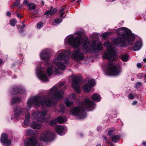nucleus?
Wrapping results in <instances>:
<instances>
[{
    "mask_svg": "<svg viewBox=\"0 0 146 146\" xmlns=\"http://www.w3.org/2000/svg\"><path fill=\"white\" fill-rule=\"evenodd\" d=\"M82 42L83 43V50L85 52H91L92 51L95 52L103 49L102 44L101 42H97L96 40H93L91 45L88 38L85 37L82 38Z\"/></svg>",
    "mask_w": 146,
    "mask_h": 146,
    "instance_id": "39448f33",
    "label": "nucleus"
},
{
    "mask_svg": "<svg viewBox=\"0 0 146 146\" xmlns=\"http://www.w3.org/2000/svg\"><path fill=\"white\" fill-rule=\"evenodd\" d=\"M115 0H106V1L108 2H111Z\"/></svg>",
    "mask_w": 146,
    "mask_h": 146,
    "instance_id": "bf43d9fd",
    "label": "nucleus"
},
{
    "mask_svg": "<svg viewBox=\"0 0 146 146\" xmlns=\"http://www.w3.org/2000/svg\"><path fill=\"white\" fill-rule=\"evenodd\" d=\"M2 60L1 59H0V65H1L2 63Z\"/></svg>",
    "mask_w": 146,
    "mask_h": 146,
    "instance_id": "680f3d73",
    "label": "nucleus"
},
{
    "mask_svg": "<svg viewBox=\"0 0 146 146\" xmlns=\"http://www.w3.org/2000/svg\"><path fill=\"white\" fill-rule=\"evenodd\" d=\"M70 98H72L74 100H76V95L75 94H72L70 96Z\"/></svg>",
    "mask_w": 146,
    "mask_h": 146,
    "instance_id": "a19ab883",
    "label": "nucleus"
},
{
    "mask_svg": "<svg viewBox=\"0 0 146 146\" xmlns=\"http://www.w3.org/2000/svg\"><path fill=\"white\" fill-rule=\"evenodd\" d=\"M8 137V135L6 133H3L1 135V141L4 143L5 146H8L11 144V141L10 140L7 139Z\"/></svg>",
    "mask_w": 146,
    "mask_h": 146,
    "instance_id": "f3484780",
    "label": "nucleus"
},
{
    "mask_svg": "<svg viewBox=\"0 0 146 146\" xmlns=\"http://www.w3.org/2000/svg\"><path fill=\"white\" fill-rule=\"evenodd\" d=\"M50 56V55L47 49L44 50L40 54L41 58L45 62L47 65H48L50 62L49 61Z\"/></svg>",
    "mask_w": 146,
    "mask_h": 146,
    "instance_id": "4468645a",
    "label": "nucleus"
},
{
    "mask_svg": "<svg viewBox=\"0 0 146 146\" xmlns=\"http://www.w3.org/2000/svg\"><path fill=\"white\" fill-rule=\"evenodd\" d=\"M102 129V127L101 126H99L97 128V130L98 131H99L101 130Z\"/></svg>",
    "mask_w": 146,
    "mask_h": 146,
    "instance_id": "09e8293b",
    "label": "nucleus"
},
{
    "mask_svg": "<svg viewBox=\"0 0 146 146\" xmlns=\"http://www.w3.org/2000/svg\"><path fill=\"white\" fill-rule=\"evenodd\" d=\"M60 112L62 113H64L65 108V106L63 104H61L60 105Z\"/></svg>",
    "mask_w": 146,
    "mask_h": 146,
    "instance_id": "f704fd0d",
    "label": "nucleus"
},
{
    "mask_svg": "<svg viewBox=\"0 0 146 146\" xmlns=\"http://www.w3.org/2000/svg\"><path fill=\"white\" fill-rule=\"evenodd\" d=\"M13 4L15 7H17L19 9H20L22 7V6L20 5V0H16Z\"/></svg>",
    "mask_w": 146,
    "mask_h": 146,
    "instance_id": "c85d7f7f",
    "label": "nucleus"
},
{
    "mask_svg": "<svg viewBox=\"0 0 146 146\" xmlns=\"http://www.w3.org/2000/svg\"><path fill=\"white\" fill-rule=\"evenodd\" d=\"M76 34L72 35L67 37L65 40V44L68 43L69 45L72 46L74 48H78L80 44V40L81 37L80 32H77Z\"/></svg>",
    "mask_w": 146,
    "mask_h": 146,
    "instance_id": "423d86ee",
    "label": "nucleus"
},
{
    "mask_svg": "<svg viewBox=\"0 0 146 146\" xmlns=\"http://www.w3.org/2000/svg\"><path fill=\"white\" fill-rule=\"evenodd\" d=\"M55 129L57 133L60 135H61L64 127L61 125H57L56 126Z\"/></svg>",
    "mask_w": 146,
    "mask_h": 146,
    "instance_id": "412c9836",
    "label": "nucleus"
},
{
    "mask_svg": "<svg viewBox=\"0 0 146 146\" xmlns=\"http://www.w3.org/2000/svg\"><path fill=\"white\" fill-rule=\"evenodd\" d=\"M21 100V98L19 97L13 98L12 100L11 103L12 104H14L16 102L20 101Z\"/></svg>",
    "mask_w": 146,
    "mask_h": 146,
    "instance_id": "2f4dec72",
    "label": "nucleus"
},
{
    "mask_svg": "<svg viewBox=\"0 0 146 146\" xmlns=\"http://www.w3.org/2000/svg\"><path fill=\"white\" fill-rule=\"evenodd\" d=\"M95 80L92 79H90L87 84L84 85L82 86V90L86 93H88L91 90V88L95 85Z\"/></svg>",
    "mask_w": 146,
    "mask_h": 146,
    "instance_id": "ddd939ff",
    "label": "nucleus"
},
{
    "mask_svg": "<svg viewBox=\"0 0 146 146\" xmlns=\"http://www.w3.org/2000/svg\"><path fill=\"white\" fill-rule=\"evenodd\" d=\"M137 101H135L132 102V105H135L137 104Z\"/></svg>",
    "mask_w": 146,
    "mask_h": 146,
    "instance_id": "5fc2aeb1",
    "label": "nucleus"
},
{
    "mask_svg": "<svg viewBox=\"0 0 146 146\" xmlns=\"http://www.w3.org/2000/svg\"><path fill=\"white\" fill-rule=\"evenodd\" d=\"M36 74L39 79L44 82H47L49 80L46 73L42 69H36Z\"/></svg>",
    "mask_w": 146,
    "mask_h": 146,
    "instance_id": "2eb2a0df",
    "label": "nucleus"
},
{
    "mask_svg": "<svg viewBox=\"0 0 146 146\" xmlns=\"http://www.w3.org/2000/svg\"><path fill=\"white\" fill-rule=\"evenodd\" d=\"M137 66L138 68H140L142 67V64L141 63H138L137 64Z\"/></svg>",
    "mask_w": 146,
    "mask_h": 146,
    "instance_id": "49530a36",
    "label": "nucleus"
},
{
    "mask_svg": "<svg viewBox=\"0 0 146 146\" xmlns=\"http://www.w3.org/2000/svg\"><path fill=\"white\" fill-rule=\"evenodd\" d=\"M129 58V56L127 54L123 55L121 56V60L124 62L128 61Z\"/></svg>",
    "mask_w": 146,
    "mask_h": 146,
    "instance_id": "7c9ffc66",
    "label": "nucleus"
},
{
    "mask_svg": "<svg viewBox=\"0 0 146 146\" xmlns=\"http://www.w3.org/2000/svg\"><path fill=\"white\" fill-rule=\"evenodd\" d=\"M141 42L139 41L135 43V45L133 48V50L135 51L138 50L141 48Z\"/></svg>",
    "mask_w": 146,
    "mask_h": 146,
    "instance_id": "4be33fe9",
    "label": "nucleus"
},
{
    "mask_svg": "<svg viewBox=\"0 0 146 146\" xmlns=\"http://www.w3.org/2000/svg\"><path fill=\"white\" fill-rule=\"evenodd\" d=\"M64 85V83L63 82H61L59 84V86L60 87Z\"/></svg>",
    "mask_w": 146,
    "mask_h": 146,
    "instance_id": "864d4df0",
    "label": "nucleus"
},
{
    "mask_svg": "<svg viewBox=\"0 0 146 146\" xmlns=\"http://www.w3.org/2000/svg\"><path fill=\"white\" fill-rule=\"evenodd\" d=\"M57 122L59 123H62L66 121V118H63L61 116H59L56 119Z\"/></svg>",
    "mask_w": 146,
    "mask_h": 146,
    "instance_id": "bb28decb",
    "label": "nucleus"
},
{
    "mask_svg": "<svg viewBox=\"0 0 146 146\" xmlns=\"http://www.w3.org/2000/svg\"><path fill=\"white\" fill-rule=\"evenodd\" d=\"M62 18H56L54 20V23L56 24H59L62 21Z\"/></svg>",
    "mask_w": 146,
    "mask_h": 146,
    "instance_id": "e433bc0d",
    "label": "nucleus"
},
{
    "mask_svg": "<svg viewBox=\"0 0 146 146\" xmlns=\"http://www.w3.org/2000/svg\"><path fill=\"white\" fill-rule=\"evenodd\" d=\"M42 125L40 123H38L35 122H32L30 126L32 128L35 129H39L41 128Z\"/></svg>",
    "mask_w": 146,
    "mask_h": 146,
    "instance_id": "aec40b11",
    "label": "nucleus"
},
{
    "mask_svg": "<svg viewBox=\"0 0 146 146\" xmlns=\"http://www.w3.org/2000/svg\"><path fill=\"white\" fill-rule=\"evenodd\" d=\"M118 37L113 40L114 44L117 46H126L127 43L131 42L134 39V37L131 31L127 28L122 27L116 29Z\"/></svg>",
    "mask_w": 146,
    "mask_h": 146,
    "instance_id": "7ed1b4c3",
    "label": "nucleus"
},
{
    "mask_svg": "<svg viewBox=\"0 0 146 146\" xmlns=\"http://www.w3.org/2000/svg\"><path fill=\"white\" fill-rule=\"evenodd\" d=\"M26 134L28 135H30L33 134V131L31 129H29L26 131Z\"/></svg>",
    "mask_w": 146,
    "mask_h": 146,
    "instance_id": "4c0bfd02",
    "label": "nucleus"
},
{
    "mask_svg": "<svg viewBox=\"0 0 146 146\" xmlns=\"http://www.w3.org/2000/svg\"><path fill=\"white\" fill-rule=\"evenodd\" d=\"M113 33L111 32H107L104 33L102 35V37L105 38H106L109 36L111 35Z\"/></svg>",
    "mask_w": 146,
    "mask_h": 146,
    "instance_id": "473e14b6",
    "label": "nucleus"
},
{
    "mask_svg": "<svg viewBox=\"0 0 146 146\" xmlns=\"http://www.w3.org/2000/svg\"><path fill=\"white\" fill-rule=\"evenodd\" d=\"M110 138L112 141L115 143L116 142L119 138V137L118 135H113L110 137Z\"/></svg>",
    "mask_w": 146,
    "mask_h": 146,
    "instance_id": "a878e982",
    "label": "nucleus"
},
{
    "mask_svg": "<svg viewBox=\"0 0 146 146\" xmlns=\"http://www.w3.org/2000/svg\"><path fill=\"white\" fill-rule=\"evenodd\" d=\"M55 137L54 133L53 132H44L41 135L40 140L45 142H47L52 140Z\"/></svg>",
    "mask_w": 146,
    "mask_h": 146,
    "instance_id": "1a4fd4ad",
    "label": "nucleus"
},
{
    "mask_svg": "<svg viewBox=\"0 0 146 146\" xmlns=\"http://www.w3.org/2000/svg\"><path fill=\"white\" fill-rule=\"evenodd\" d=\"M57 9L56 8H55L52 10H50L46 11L44 14V15H52L55 13L57 12Z\"/></svg>",
    "mask_w": 146,
    "mask_h": 146,
    "instance_id": "b1692460",
    "label": "nucleus"
},
{
    "mask_svg": "<svg viewBox=\"0 0 146 146\" xmlns=\"http://www.w3.org/2000/svg\"><path fill=\"white\" fill-rule=\"evenodd\" d=\"M47 73L48 75H51L53 74L55 75L59 73L60 72L58 68L51 65L48 68Z\"/></svg>",
    "mask_w": 146,
    "mask_h": 146,
    "instance_id": "a211bd4d",
    "label": "nucleus"
},
{
    "mask_svg": "<svg viewBox=\"0 0 146 146\" xmlns=\"http://www.w3.org/2000/svg\"><path fill=\"white\" fill-rule=\"evenodd\" d=\"M65 8H62L61 9L60 11V12H63V11L64 10Z\"/></svg>",
    "mask_w": 146,
    "mask_h": 146,
    "instance_id": "13d9d810",
    "label": "nucleus"
},
{
    "mask_svg": "<svg viewBox=\"0 0 146 146\" xmlns=\"http://www.w3.org/2000/svg\"><path fill=\"white\" fill-rule=\"evenodd\" d=\"M17 16L18 18H21L22 17V16L20 14L17 13Z\"/></svg>",
    "mask_w": 146,
    "mask_h": 146,
    "instance_id": "3c124183",
    "label": "nucleus"
},
{
    "mask_svg": "<svg viewBox=\"0 0 146 146\" xmlns=\"http://www.w3.org/2000/svg\"><path fill=\"white\" fill-rule=\"evenodd\" d=\"M66 57L65 54L64 53L60 54L57 58H54L53 61V64L56 65L60 69L64 70L66 68V66L61 61L64 59Z\"/></svg>",
    "mask_w": 146,
    "mask_h": 146,
    "instance_id": "6e6552de",
    "label": "nucleus"
},
{
    "mask_svg": "<svg viewBox=\"0 0 146 146\" xmlns=\"http://www.w3.org/2000/svg\"><path fill=\"white\" fill-rule=\"evenodd\" d=\"M30 114L28 113L25 115V118L24 121V123L25 125H28L30 122Z\"/></svg>",
    "mask_w": 146,
    "mask_h": 146,
    "instance_id": "5701e85b",
    "label": "nucleus"
},
{
    "mask_svg": "<svg viewBox=\"0 0 146 146\" xmlns=\"http://www.w3.org/2000/svg\"><path fill=\"white\" fill-rule=\"evenodd\" d=\"M68 62H69L68 60H65L64 61V63L65 64H66L68 63Z\"/></svg>",
    "mask_w": 146,
    "mask_h": 146,
    "instance_id": "4d7b16f0",
    "label": "nucleus"
},
{
    "mask_svg": "<svg viewBox=\"0 0 146 146\" xmlns=\"http://www.w3.org/2000/svg\"><path fill=\"white\" fill-rule=\"evenodd\" d=\"M41 2L42 4L43 5L44 4V1H41Z\"/></svg>",
    "mask_w": 146,
    "mask_h": 146,
    "instance_id": "e2e57ef3",
    "label": "nucleus"
},
{
    "mask_svg": "<svg viewBox=\"0 0 146 146\" xmlns=\"http://www.w3.org/2000/svg\"><path fill=\"white\" fill-rule=\"evenodd\" d=\"M146 144V142H143V145H145Z\"/></svg>",
    "mask_w": 146,
    "mask_h": 146,
    "instance_id": "338daca9",
    "label": "nucleus"
},
{
    "mask_svg": "<svg viewBox=\"0 0 146 146\" xmlns=\"http://www.w3.org/2000/svg\"><path fill=\"white\" fill-rule=\"evenodd\" d=\"M72 57L77 62L83 60L85 58L84 53L81 52L79 49L74 51Z\"/></svg>",
    "mask_w": 146,
    "mask_h": 146,
    "instance_id": "f8f14e48",
    "label": "nucleus"
},
{
    "mask_svg": "<svg viewBox=\"0 0 146 146\" xmlns=\"http://www.w3.org/2000/svg\"><path fill=\"white\" fill-rule=\"evenodd\" d=\"M48 111L47 109L45 108H44V110L42 109L41 111H34L32 114V118L33 119L38 121L41 122L45 121L46 119V117L47 116Z\"/></svg>",
    "mask_w": 146,
    "mask_h": 146,
    "instance_id": "0eeeda50",
    "label": "nucleus"
},
{
    "mask_svg": "<svg viewBox=\"0 0 146 146\" xmlns=\"http://www.w3.org/2000/svg\"><path fill=\"white\" fill-rule=\"evenodd\" d=\"M137 76L138 78L140 79L143 77V74L142 73H140L137 75Z\"/></svg>",
    "mask_w": 146,
    "mask_h": 146,
    "instance_id": "79ce46f5",
    "label": "nucleus"
},
{
    "mask_svg": "<svg viewBox=\"0 0 146 146\" xmlns=\"http://www.w3.org/2000/svg\"><path fill=\"white\" fill-rule=\"evenodd\" d=\"M129 98L133 100L134 98V96L132 93H131L129 95Z\"/></svg>",
    "mask_w": 146,
    "mask_h": 146,
    "instance_id": "c03bdc74",
    "label": "nucleus"
},
{
    "mask_svg": "<svg viewBox=\"0 0 146 146\" xmlns=\"http://www.w3.org/2000/svg\"><path fill=\"white\" fill-rule=\"evenodd\" d=\"M103 138H104V140H105L106 142L108 143L109 141L107 140V138L105 136H103Z\"/></svg>",
    "mask_w": 146,
    "mask_h": 146,
    "instance_id": "de8ad7c7",
    "label": "nucleus"
},
{
    "mask_svg": "<svg viewBox=\"0 0 146 146\" xmlns=\"http://www.w3.org/2000/svg\"><path fill=\"white\" fill-rule=\"evenodd\" d=\"M27 110L25 109H22L19 106H16L14 108V116L15 118V120H17V117L20 115H23L24 114V112Z\"/></svg>",
    "mask_w": 146,
    "mask_h": 146,
    "instance_id": "dca6fc26",
    "label": "nucleus"
},
{
    "mask_svg": "<svg viewBox=\"0 0 146 146\" xmlns=\"http://www.w3.org/2000/svg\"><path fill=\"white\" fill-rule=\"evenodd\" d=\"M27 7L28 9L29 10H32L35 9L36 8L35 5L33 3H30L27 5Z\"/></svg>",
    "mask_w": 146,
    "mask_h": 146,
    "instance_id": "c756f323",
    "label": "nucleus"
},
{
    "mask_svg": "<svg viewBox=\"0 0 146 146\" xmlns=\"http://www.w3.org/2000/svg\"><path fill=\"white\" fill-rule=\"evenodd\" d=\"M78 105V106L72 108L71 112L72 115L78 116L80 119H82L86 117L84 110H91L95 106V103L87 98H84L83 102H79Z\"/></svg>",
    "mask_w": 146,
    "mask_h": 146,
    "instance_id": "20e7f679",
    "label": "nucleus"
},
{
    "mask_svg": "<svg viewBox=\"0 0 146 146\" xmlns=\"http://www.w3.org/2000/svg\"><path fill=\"white\" fill-rule=\"evenodd\" d=\"M50 90V91L48 93L47 96H43L40 97L37 95L29 98L27 102L28 108L30 109L33 106L35 107L44 105L50 106L63 98L64 93L62 90L58 91V89L54 86Z\"/></svg>",
    "mask_w": 146,
    "mask_h": 146,
    "instance_id": "f257e3e1",
    "label": "nucleus"
},
{
    "mask_svg": "<svg viewBox=\"0 0 146 146\" xmlns=\"http://www.w3.org/2000/svg\"><path fill=\"white\" fill-rule=\"evenodd\" d=\"M92 99L95 101L98 102L100 100V97L99 94H94L92 96Z\"/></svg>",
    "mask_w": 146,
    "mask_h": 146,
    "instance_id": "393cba45",
    "label": "nucleus"
},
{
    "mask_svg": "<svg viewBox=\"0 0 146 146\" xmlns=\"http://www.w3.org/2000/svg\"><path fill=\"white\" fill-rule=\"evenodd\" d=\"M15 6V5L13 4V5L11 6V9H12Z\"/></svg>",
    "mask_w": 146,
    "mask_h": 146,
    "instance_id": "052dcab7",
    "label": "nucleus"
},
{
    "mask_svg": "<svg viewBox=\"0 0 146 146\" xmlns=\"http://www.w3.org/2000/svg\"><path fill=\"white\" fill-rule=\"evenodd\" d=\"M25 27V25L24 24H23V26L22 27V28H23V27Z\"/></svg>",
    "mask_w": 146,
    "mask_h": 146,
    "instance_id": "774afa93",
    "label": "nucleus"
},
{
    "mask_svg": "<svg viewBox=\"0 0 146 146\" xmlns=\"http://www.w3.org/2000/svg\"><path fill=\"white\" fill-rule=\"evenodd\" d=\"M143 61L145 62H146V58H145L143 59Z\"/></svg>",
    "mask_w": 146,
    "mask_h": 146,
    "instance_id": "0e129e2a",
    "label": "nucleus"
},
{
    "mask_svg": "<svg viewBox=\"0 0 146 146\" xmlns=\"http://www.w3.org/2000/svg\"><path fill=\"white\" fill-rule=\"evenodd\" d=\"M60 17L61 18H62V16H63V15H64L65 13L64 12H60Z\"/></svg>",
    "mask_w": 146,
    "mask_h": 146,
    "instance_id": "603ef678",
    "label": "nucleus"
},
{
    "mask_svg": "<svg viewBox=\"0 0 146 146\" xmlns=\"http://www.w3.org/2000/svg\"><path fill=\"white\" fill-rule=\"evenodd\" d=\"M64 102L67 107H70L73 104V102L72 101H70L69 99L67 98L65 99L64 100Z\"/></svg>",
    "mask_w": 146,
    "mask_h": 146,
    "instance_id": "cd10ccee",
    "label": "nucleus"
},
{
    "mask_svg": "<svg viewBox=\"0 0 146 146\" xmlns=\"http://www.w3.org/2000/svg\"><path fill=\"white\" fill-rule=\"evenodd\" d=\"M107 48V50L105 52L103 57L108 59L109 63L106 66V69L109 75L114 76L119 75L121 71V66L119 64L114 65L112 63L116 59V56L111 45L110 42L107 41L104 44Z\"/></svg>",
    "mask_w": 146,
    "mask_h": 146,
    "instance_id": "f03ea898",
    "label": "nucleus"
},
{
    "mask_svg": "<svg viewBox=\"0 0 146 146\" xmlns=\"http://www.w3.org/2000/svg\"><path fill=\"white\" fill-rule=\"evenodd\" d=\"M96 146H102L100 144H97Z\"/></svg>",
    "mask_w": 146,
    "mask_h": 146,
    "instance_id": "69168bd1",
    "label": "nucleus"
},
{
    "mask_svg": "<svg viewBox=\"0 0 146 146\" xmlns=\"http://www.w3.org/2000/svg\"><path fill=\"white\" fill-rule=\"evenodd\" d=\"M29 1L27 0H24L23 4L24 5H26L29 4Z\"/></svg>",
    "mask_w": 146,
    "mask_h": 146,
    "instance_id": "a18cd8bd",
    "label": "nucleus"
},
{
    "mask_svg": "<svg viewBox=\"0 0 146 146\" xmlns=\"http://www.w3.org/2000/svg\"><path fill=\"white\" fill-rule=\"evenodd\" d=\"M80 82V77L77 75L75 76L73 78L72 86L74 90L77 93H79L81 92L79 84Z\"/></svg>",
    "mask_w": 146,
    "mask_h": 146,
    "instance_id": "9b49d317",
    "label": "nucleus"
},
{
    "mask_svg": "<svg viewBox=\"0 0 146 146\" xmlns=\"http://www.w3.org/2000/svg\"><path fill=\"white\" fill-rule=\"evenodd\" d=\"M113 132V130L110 129L108 132V135L110 136L112 135V134Z\"/></svg>",
    "mask_w": 146,
    "mask_h": 146,
    "instance_id": "37998d69",
    "label": "nucleus"
},
{
    "mask_svg": "<svg viewBox=\"0 0 146 146\" xmlns=\"http://www.w3.org/2000/svg\"><path fill=\"white\" fill-rule=\"evenodd\" d=\"M43 25V23L42 22H38L36 25V26L37 28L40 29L41 28Z\"/></svg>",
    "mask_w": 146,
    "mask_h": 146,
    "instance_id": "58836bf2",
    "label": "nucleus"
},
{
    "mask_svg": "<svg viewBox=\"0 0 146 146\" xmlns=\"http://www.w3.org/2000/svg\"><path fill=\"white\" fill-rule=\"evenodd\" d=\"M57 123V121L56 119H54L51 121L50 123V125L51 126H53L56 124Z\"/></svg>",
    "mask_w": 146,
    "mask_h": 146,
    "instance_id": "72a5a7b5",
    "label": "nucleus"
},
{
    "mask_svg": "<svg viewBox=\"0 0 146 146\" xmlns=\"http://www.w3.org/2000/svg\"><path fill=\"white\" fill-rule=\"evenodd\" d=\"M25 91L23 89L19 88L17 86H15L13 88L12 93L13 94H17L18 93L25 94Z\"/></svg>",
    "mask_w": 146,
    "mask_h": 146,
    "instance_id": "6ab92c4d",
    "label": "nucleus"
},
{
    "mask_svg": "<svg viewBox=\"0 0 146 146\" xmlns=\"http://www.w3.org/2000/svg\"><path fill=\"white\" fill-rule=\"evenodd\" d=\"M24 142L25 146H42L38 142L36 137L34 136L27 138Z\"/></svg>",
    "mask_w": 146,
    "mask_h": 146,
    "instance_id": "9d476101",
    "label": "nucleus"
},
{
    "mask_svg": "<svg viewBox=\"0 0 146 146\" xmlns=\"http://www.w3.org/2000/svg\"><path fill=\"white\" fill-rule=\"evenodd\" d=\"M17 23V21L15 19H13L10 21L9 23L11 25L14 26Z\"/></svg>",
    "mask_w": 146,
    "mask_h": 146,
    "instance_id": "c9c22d12",
    "label": "nucleus"
},
{
    "mask_svg": "<svg viewBox=\"0 0 146 146\" xmlns=\"http://www.w3.org/2000/svg\"><path fill=\"white\" fill-rule=\"evenodd\" d=\"M141 83L140 82H138L136 83L135 86V87L136 88H138L141 85Z\"/></svg>",
    "mask_w": 146,
    "mask_h": 146,
    "instance_id": "ea45409f",
    "label": "nucleus"
},
{
    "mask_svg": "<svg viewBox=\"0 0 146 146\" xmlns=\"http://www.w3.org/2000/svg\"><path fill=\"white\" fill-rule=\"evenodd\" d=\"M6 15L8 16H9V17H11V12L9 11L7 12V13Z\"/></svg>",
    "mask_w": 146,
    "mask_h": 146,
    "instance_id": "8fccbe9b",
    "label": "nucleus"
},
{
    "mask_svg": "<svg viewBox=\"0 0 146 146\" xmlns=\"http://www.w3.org/2000/svg\"><path fill=\"white\" fill-rule=\"evenodd\" d=\"M109 144L110 146H113V144L112 143V142H108V143Z\"/></svg>",
    "mask_w": 146,
    "mask_h": 146,
    "instance_id": "6e6d98bb",
    "label": "nucleus"
}]
</instances>
